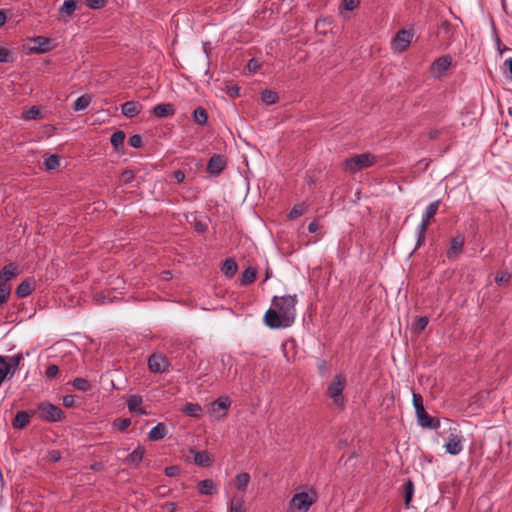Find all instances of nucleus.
<instances>
[{
    "label": "nucleus",
    "mask_w": 512,
    "mask_h": 512,
    "mask_svg": "<svg viewBox=\"0 0 512 512\" xmlns=\"http://www.w3.org/2000/svg\"><path fill=\"white\" fill-rule=\"evenodd\" d=\"M297 295H286L282 297L274 296L272 306L275 307L283 318L291 325L295 320Z\"/></svg>",
    "instance_id": "f257e3e1"
},
{
    "label": "nucleus",
    "mask_w": 512,
    "mask_h": 512,
    "mask_svg": "<svg viewBox=\"0 0 512 512\" xmlns=\"http://www.w3.org/2000/svg\"><path fill=\"white\" fill-rule=\"evenodd\" d=\"M439 206H440V200L433 201L432 203H430L427 206L425 213L422 217L421 223L417 227L416 248L420 247L425 242L426 231L430 224V220L437 214Z\"/></svg>",
    "instance_id": "f03ea898"
},
{
    "label": "nucleus",
    "mask_w": 512,
    "mask_h": 512,
    "mask_svg": "<svg viewBox=\"0 0 512 512\" xmlns=\"http://www.w3.org/2000/svg\"><path fill=\"white\" fill-rule=\"evenodd\" d=\"M375 162V156L369 153H362L346 159L344 169L350 173H356L362 169L371 167Z\"/></svg>",
    "instance_id": "7ed1b4c3"
},
{
    "label": "nucleus",
    "mask_w": 512,
    "mask_h": 512,
    "mask_svg": "<svg viewBox=\"0 0 512 512\" xmlns=\"http://www.w3.org/2000/svg\"><path fill=\"white\" fill-rule=\"evenodd\" d=\"M464 437L461 431L455 425H451L448 429L447 442L444 445L446 453L450 455H458L464 448Z\"/></svg>",
    "instance_id": "20e7f679"
},
{
    "label": "nucleus",
    "mask_w": 512,
    "mask_h": 512,
    "mask_svg": "<svg viewBox=\"0 0 512 512\" xmlns=\"http://www.w3.org/2000/svg\"><path fill=\"white\" fill-rule=\"evenodd\" d=\"M36 413L39 414V418L46 422H58L64 417L62 409L50 402L44 401L37 405Z\"/></svg>",
    "instance_id": "39448f33"
},
{
    "label": "nucleus",
    "mask_w": 512,
    "mask_h": 512,
    "mask_svg": "<svg viewBox=\"0 0 512 512\" xmlns=\"http://www.w3.org/2000/svg\"><path fill=\"white\" fill-rule=\"evenodd\" d=\"M346 384V378L343 374H337L333 381L329 384L327 388V396L333 399L335 405L343 404V390Z\"/></svg>",
    "instance_id": "423d86ee"
},
{
    "label": "nucleus",
    "mask_w": 512,
    "mask_h": 512,
    "mask_svg": "<svg viewBox=\"0 0 512 512\" xmlns=\"http://www.w3.org/2000/svg\"><path fill=\"white\" fill-rule=\"evenodd\" d=\"M313 503L314 500L308 493H296L289 502V512H308Z\"/></svg>",
    "instance_id": "0eeeda50"
},
{
    "label": "nucleus",
    "mask_w": 512,
    "mask_h": 512,
    "mask_svg": "<svg viewBox=\"0 0 512 512\" xmlns=\"http://www.w3.org/2000/svg\"><path fill=\"white\" fill-rule=\"evenodd\" d=\"M264 323L272 329L291 326V324L283 318L281 313L275 307L269 308L266 311L264 315Z\"/></svg>",
    "instance_id": "6e6552de"
},
{
    "label": "nucleus",
    "mask_w": 512,
    "mask_h": 512,
    "mask_svg": "<svg viewBox=\"0 0 512 512\" xmlns=\"http://www.w3.org/2000/svg\"><path fill=\"white\" fill-rule=\"evenodd\" d=\"M413 33L406 29H401L397 32L395 37L392 39L391 47L396 52L405 51L411 43Z\"/></svg>",
    "instance_id": "1a4fd4ad"
},
{
    "label": "nucleus",
    "mask_w": 512,
    "mask_h": 512,
    "mask_svg": "<svg viewBox=\"0 0 512 512\" xmlns=\"http://www.w3.org/2000/svg\"><path fill=\"white\" fill-rule=\"evenodd\" d=\"M29 41L34 43V46L29 47L31 54H43L53 49L52 40L48 37L36 36L30 38Z\"/></svg>",
    "instance_id": "9d476101"
},
{
    "label": "nucleus",
    "mask_w": 512,
    "mask_h": 512,
    "mask_svg": "<svg viewBox=\"0 0 512 512\" xmlns=\"http://www.w3.org/2000/svg\"><path fill=\"white\" fill-rule=\"evenodd\" d=\"M168 366L167 358L161 354L154 353L148 358V368L152 373H164Z\"/></svg>",
    "instance_id": "9b49d317"
},
{
    "label": "nucleus",
    "mask_w": 512,
    "mask_h": 512,
    "mask_svg": "<svg viewBox=\"0 0 512 512\" xmlns=\"http://www.w3.org/2000/svg\"><path fill=\"white\" fill-rule=\"evenodd\" d=\"M226 165L227 161L225 156L214 154L208 161L207 172L211 176L216 177L226 168Z\"/></svg>",
    "instance_id": "f8f14e48"
},
{
    "label": "nucleus",
    "mask_w": 512,
    "mask_h": 512,
    "mask_svg": "<svg viewBox=\"0 0 512 512\" xmlns=\"http://www.w3.org/2000/svg\"><path fill=\"white\" fill-rule=\"evenodd\" d=\"M231 402L228 397H219L211 404L210 412L217 419H223L227 415V410Z\"/></svg>",
    "instance_id": "ddd939ff"
},
{
    "label": "nucleus",
    "mask_w": 512,
    "mask_h": 512,
    "mask_svg": "<svg viewBox=\"0 0 512 512\" xmlns=\"http://www.w3.org/2000/svg\"><path fill=\"white\" fill-rule=\"evenodd\" d=\"M464 243L465 238L463 235L459 234L453 237L450 241V246L446 251L447 258L457 259L459 255L463 252Z\"/></svg>",
    "instance_id": "4468645a"
},
{
    "label": "nucleus",
    "mask_w": 512,
    "mask_h": 512,
    "mask_svg": "<svg viewBox=\"0 0 512 512\" xmlns=\"http://www.w3.org/2000/svg\"><path fill=\"white\" fill-rule=\"evenodd\" d=\"M78 9V0H64L63 4L58 8V20L66 21Z\"/></svg>",
    "instance_id": "2eb2a0df"
},
{
    "label": "nucleus",
    "mask_w": 512,
    "mask_h": 512,
    "mask_svg": "<svg viewBox=\"0 0 512 512\" xmlns=\"http://www.w3.org/2000/svg\"><path fill=\"white\" fill-rule=\"evenodd\" d=\"M417 422L423 428L437 429L440 426V420L436 417H431L425 410L416 413Z\"/></svg>",
    "instance_id": "dca6fc26"
},
{
    "label": "nucleus",
    "mask_w": 512,
    "mask_h": 512,
    "mask_svg": "<svg viewBox=\"0 0 512 512\" xmlns=\"http://www.w3.org/2000/svg\"><path fill=\"white\" fill-rule=\"evenodd\" d=\"M36 414V411H18L12 421V426L15 429L25 428L32 416Z\"/></svg>",
    "instance_id": "f3484780"
},
{
    "label": "nucleus",
    "mask_w": 512,
    "mask_h": 512,
    "mask_svg": "<svg viewBox=\"0 0 512 512\" xmlns=\"http://www.w3.org/2000/svg\"><path fill=\"white\" fill-rule=\"evenodd\" d=\"M145 452V448L141 445H138L130 454H128L124 460V463L138 467L143 460Z\"/></svg>",
    "instance_id": "a211bd4d"
},
{
    "label": "nucleus",
    "mask_w": 512,
    "mask_h": 512,
    "mask_svg": "<svg viewBox=\"0 0 512 512\" xmlns=\"http://www.w3.org/2000/svg\"><path fill=\"white\" fill-rule=\"evenodd\" d=\"M142 403H143V399L140 395H137V394L130 395L127 399L128 410L132 413L146 415L147 412L141 407Z\"/></svg>",
    "instance_id": "6ab92c4d"
},
{
    "label": "nucleus",
    "mask_w": 512,
    "mask_h": 512,
    "mask_svg": "<svg viewBox=\"0 0 512 512\" xmlns=\"http://www.w3.org/2000/svg\"><path fill=\"white\" fill-rule=\"evenodd\" d=\"M451 63H452V59L450 56H448V55L441 56L432 63L431 70H432V72L438 73L439 75H441L449 69V67L451 66Z\"/></svg>",
    "instance_id": "aec40b11"
},
{
    "label": "nucleus",
    "mask_w": 512,
    "mask_h": 512,
    "mask_svg": "<svg viewBox=\"0 0 512 512\" xmlns=\"http://www.w3.org/2000/svg\"><path fill=\"white\" fill-rule=\"evenodd\" d=\"M152 113L157 118L170 117L175 114V107L171 103H161L152 109Z\"/></svg>",
    "instance_id": "412c9836"
},
{
    "label": "nucleus",
    "mask_w": 512,
    "mask_h": 512,
    "mask_svg": "<svg viewBox=\"0 0 512 512\" xmlns=\"http://www.w3.org/2000/svg\"><path fill=\"white\" fill-rule=\"evenodd\" d=\"M141 110L142 105L136 101H127L121 107L122 114L129 118L137 116Z\"/></svg>",
    "instance_id": "4be33fe9"
},
{
    "label": "nucleus",
    "mask_w": 512,
    "mask_h": 512,
    "mask_svg": "<svg viewBox=\"0 0 512 512\" xmlns=\"http://www.w3.org/2000/svg\"><path fill=\"white\" fill-rule=\"evenodd\" d=\"M18 273V267L14 263H9L5 265L0 270V283H6L13 279Z\"/></svg>",
    "instance_id": "5701e85b"
},
{
    "label": "nucleus",
    "mask_w": 512,
    "mask_h": 512,
    "mask_svg": "<svg viewBox=\"0 0 512 512\" xmlns=\"http://www.w3.org/2000/svg\"><path fill=\"white\" fill-rule=\"evenodd\" d=\"M34 288H35L34 281L27 279V280L22 281L17 286L15 293L19 298H25L32 293Z\"/></svg>",
    "instance_id": "b1692460"
},
{
    "label": "nucleus",
    "mask_w": 512,
    "mask_h": 512,
    "mask_svg": "<svg viewBox=\"0 0 512 512\" xmlns=\"http://www.w3.org/2000/svg\"><path fill=\"white\" fill-rule=\"evenodd\" d=\"M197 488L201 495H213L217 492L216 485L212 479L201 480Z\"/></svg>",
    "instance_id": "393cba45"
},
{
    "label": "nucleus",
    "mask_w": 512,
    "mask_h": 512,
    "mask_svg": "<svg viewBox=\"0 0 512 512\" xmlns=\"http://www.w3.org/2000/svg\"><path fill=\"white\" fill-rule=\"evenodd\" d=\"M167 428L164 423H158L148 433V439L150 441H158L166 436Z\"/></svg>",
    "instance_id": "a878e982"
},
{
    "label": "nucleus",
    "mask_w": 512,
    "mask_h": 512,
    "mask_svg": "<svg viewBox=\"0 0 512 512\" xmlns=\"http://www.w3.org/2000/svg\"><path fill=\"white\" fill-rule=\"evenodd\" d=\"M237 270H238V265H237V262L233 258H227L223 262L222 267H221V271L228 278H232L237 273Z\"/></svg>",
    "instance_id": "bb28decb"
},
{
    "label": "nucleus",
    "mask_w": 512,
    "mask_h": 512,
    "mask_svg": "<svg viewBox=\"0 0 512 512\" xmlns=\"http://www.w3.org/2000/svg\"><path fill=\"white\" fill-rule=\"evenodd\" d=\"M257 278V269L254 267H247L241 275V285L248 286L252 284Z\"/></svg>",
    "instance_id": "cd10ccee"
},
{
    "label": "nucleus",
    "mask_w": 512,
    "mask_h": 512,
    "mask_svg": "<svg viewBox=\"0 0 512 512\" xmlns=\"http://www.w3.org/2000/svg\"><path fill=\"white\" fill-rule=\"evenodd\" d=\"M194 463L201 467H209L212 464V458L207 451H197L194 454Z\"/></svg>",
    "instance_id": "c85d7f7f"
},
{
    "label": "nucleus",
    "mask_w": 512,
    "mask_h": 512,
    "mask_svg": "<svg viewBox=\"0 0 512 512\" xmlns=\"http://www.w3.org/2000/svg\"><path fill=\"white\" fill-rule=\"evenodd\" d=\"M193 121L200 126L206 125L208 122L207 111L203 107H197L193 111Z\"/></svg>",
    "instance_id": "c756f323"
},
{
    "label": "nucleus",
    "mask_w": 512,
    "mask_h": 512,
    "mask_svg": "<svg viewBox=\"0 0 512 512\" xmlns=\"http://www.w3.org/2000/svg\"><path fill=\"white\" fill-rule=\"evenodd\" d=\"M182 412L190 417L199 418L201 416L202 408L196 403H187L182 408Z\"/></svg>",
    "instance_id": "7c9ffc66"
},
{
    "label": "nucleus",
    "mask_w": 512,
    "mask_h": 512,
    "mask_svg": "<svg viewBox=\"0 0 512 512\" xmlns=\"http://www.w3.org/2000/svg\"><path fill=\"white\" fill-rule=\"evenodd\" d=\"M92 101V97L88 94L78 97L73 103L74 111H81L86 109Z\"/></svg>",
    "instance_id": "2f4dec72"
},
{
    "label": "nucleus",
    "mask_w": 512,
    "mask_h": 512,
    "mask_svg": "<svg viewBox=\"0 0 512 512\" xmlns=\"http://www.w3.org/2000/svg\"><path fill=\"white\" fill-rule=\"evenodd\" d=\"M249 481H250V475L248 473H246V472L239 473L235 477L234 485H235L236 489H238L240 491H244L246 489V487L248 486Z\"/></svg>",
    "instance_id": "473e14b6"
},
{
    "label": "nucleus",
    "mask_w": 512,
    "mask_h": 512,
    "mask_svg": "<svg viewBox=\"0 0 512 512\" xmlns=\"http://www.w3.org/2000/svg\"><path fill=\"white\" fill-rule=\"evenodd\" d=\"M23 360V354L22 353H18L12 357H9V362L8 363V366H9V374H10V378H12L14 376V374L16 373L21 361Z\"/></svg>",
    "instance_id": "72a5a7b5"
},
{
    "label": "nucleus",
    "mask_w": 512,
    "mask_h": 512,
    "mask_svg": "<svg viewBox=\"0 0 512 512\" xmlns=\"http://www.w3.org/2000/svg\"><path fill=\"white\" fill-rule=\"evenodd\" d=\"M125 137L126 135L122 130H118L111 135L110 142L111 145L115 148V150H118L120 147L123 146Z\"/></svg>",
    "instance_id": "f704fd0d"
},
{
    "label": "nucleus",
    "mask_w": 512,
    "mask_h": 512,
    "mask_svg": "<svg viewBox=\"0 0 512 512\" xmlns=\"http://www.w3.org/2000/svg\"><path fill=\"white\" fill-rule=\"evenodd\" d=\"M228 512H246L244 500L241 497L234 496L231 499Z\"/></svg>",
    "instance_id": "c9c22d12"
},
{
    "label": "nucleus",
    "mask_w": 512,
    "mask_h": 512,
    "mask_svg": "<svg viewBox=\"0 0 512 512\" xmlns=\"http://www.w3.org/2000/svg\"><path fill=\"white\" fill-rule=\"evenodd\" d=\"M428 323L429 319L427 316L417 317L412 324V330L416 333H421L423 330H425Z\"/></svg>",
    "instance_id": "e433bc0d"
},
{
    "label": "nucleus",
    "mask_w": 512,
    "mask_h": 512,
    "mask_svg": "<svg viewBox=\"0 0 512 512\" xmlns=\"http://www.w3.org/2000/svg\"><path fill=\"white\" fill-rule=\"evenodd\" d=\"M403 493L405 498V505L409 506L414 493V484L411 480L406 481L403 485Z\"/></svg>",
    "instance_id": "4c0bfd02"
},
{
    "label": "nucleus",
    "mask_w": 512,
    "mask_h": 512,
    "mask_svg": "<svg viewBox=\"0 0 512 512\" xmlns=\"http://www.w3.org/2000/svg\"><path fill=\"white\" fill-rule=\"evenodd\" d=\"M261 100L265 104L272 105L278 101V95L276 92L266 89L261 93Z\"/></svg>",
    "instance_id": "58836bf2"
},
{
    "label": "nucleus",
    "mask_w": 512,
    "mask_h": 512,
    "mask_svg": "<svg viewBox=\"0 0 512 512\" xmlns=\"http://www.w3.org/2000/svg\"><path fill=\"white\" fill-rule=\"evenodd\" d=\"M72 385L76 390L82 392H87L88 390L91 389L90 382L87 379L81 377L75 378L72 382Z\"/></svg>",
    "instance_id": "ea45409f"
},
{
    "label": "nucleus",
    "mask_w": 512,
    "mask_h": 512,
    "mask_svg": "<svg viewBox=\"0 0 512 512\" xmlns=\"http://www.w3.org/2000/svg\"><path fill=\"white\" fill-rule=\"evenodd\" d=\"M306 211H307V206L304 203H299L292 207V209L290 210V212L288 214V217H289V219H296V218L302 216L303 214H305Z\"/></svg>",
    "instance_id": "a19ab883"
},
{
    "label": "nucleus",
    "mask_w": 512,
    "mask_h": 512,
    "mask_svg": "<svg viewBox=\"0 0 512 512\" xmlns=\"http://www.w3.org/2000/svg\"><path fill=\"white\" fill-rule=\"evenodd\" d=\"M9 372V366L8 363L6 362L5 357L0 355V386L7 378H10Z\"/></svg>",
    "instance_id": "79ce46f5"
},
{
    "label": "nucleus",
    "mask_w": 512,
    "mask_h": 512,
    "mask_svg": "<svg viewBox=\"0 0 512 512\" xmlns=\"http://www.w3.org/2000/svg\"><path fill=\"white\" fill-rule=\"evenodd\" d=\"M59 164L60 158L55 154L49 155L44 160V166L47 170H54L59 166Z\"/></svg>",
    "instance_id": "37998d69"
},
{
    "label": "nucleus",
    "mask_w": 512,
    "mask_h": 512,
    "mask_svg": "<svg viewBox=\"0 0 512 512\" xmlns=\"http://www.w3.org/2000/svg\"><path fill=\"white\" fill-rule=\"evenodd\" d=\"M41 117L40 109L37 106H32L23 113V119L36 120Z\"/></svg>",
    "instance_id": "c03bdc74"
},
{
    "label": "nucleus",
    "mask_w": 512,
    "mask_h": 512,
    "mask_svg": "<svg viewBox=\"0 0 512 512\" xmlns=\"http://www.w3.org/2000/svg\"><path fill=\"white\" fill-rule=\"evenodd\" d=\"M11 294V287L6 283H0V306L7 302Z\"/></svg>",
    "instance_id": "a18cd8bd"
},
{
    "label": "nucleus",
    "mask_w": 512,
    "mask_h": 512,
    "mask_svg": "<svg viewBox=\"0 0 512 512\" xmlns=\"http://www.w3.org/2000/svg\"><path fill=\"white\" fill-rule=\"evenodd\" d=\"M13 60L12 52L8 48L0 46V63H11Z\"/></svg>",
    "instance_id": "49530a36"
},
{
    "label": "nucleus",
    "mask_w": 512,
    "mask_h": 512,
    "mask_svg": "<svg viewBox=\"0 0 512 512\" xmlns=\"http://www.w3.org/2000/svg\"><path fill=\"white\" fill-rule=\"evenodd\" d=\"M511 279V274L508 271H502L495 276V283L498 286L506 285Z\"/></svg>",
    "instance_id": "de8ad7c7"
},
{
    "label": "nucleus",
    "mask_w": 512,
    "mask_h": 512,
    "mask_svg": "<svg viewBox=\"0 0 512 512\" xmlns=\"http://www.w3.org/2000/svg\"><path fill=\"white\" fill-rule=\"evenodd\" d=\"M113 425L120 432H124L131 425V420L129 418H118L113 422Z\"/></svg>",
    "instance_id": "09e8293b"
},
{
    "label": "nucleus",
    "mask_w": 512,
    "mask_h": 512,
    "mask_svg": "<svg viewBox=\"0 0 512 512\" xmlns=\"http://www.w3.org/2000/svg\"><path fill=\"white\" fill-rule=\"evenodd\" d=\"M412 402L416 413L420 412L421 410H425L423 405V397L421 396V394L413 393Z\"/></svg>",
    "instance_id": "8fccbe9b"
},
{
    "label": "nucleus",
    "mask_w": 512,
    "mask_h": 512,
    "mask_svg": "<svg viewBox=\"0 0 512 512\" xmlns=\"http://www.w3.org/2000/svg\"><path fill=\"white\" fill-rule=\"evenodd\" d=\"M128 143L133 148H140L143 145L142 136L139 134H134L130 136Z\"/></svg>",
    "instance_id": "3c124183"
},
{
    "label": "nucleus",
    "mask_w": 512,
    "mask_h": 512,
    "mask_svg": "<svg viewBox=\"0 0 512 512\" xmlns=\"http://www.w3.org/2000/svg\"><path fill=\"white\" fill-rule=\"evenodd\" d=\"M58 373H59V367L55 364H52L46 368L45 376L48 379H53L57 376Z\"/></svg>",
    "instance_id": "603ef678"
},
{
    "label": "nucleus",
    "mask_w": 512,
    "mask_h": 512,
    "mask_svg": "<svg viewBox=\"0 0 512 512\" xmlns=\"http://www.w3.org/2000/svg\"><path fill=\"white\" fill-rule=\"evenodd\" d=\"M134 172L132 170H124L121 173V181L125 184H129L134 180Z\"/></svg>",
    "instance_id": "864d4df0"
},
{
    "label": "nucleus",
    "mask_w": 512,
    "mask_h": 512,
    "mask_svg": "<svg viewBox=\"0 0 512 512\" xmlns=\"http://www.w3.org/2000/svg\"><path fill=\"white\" fill-rule=\"evenodd\" d=\"M165 472V475L168 476V477H174V476H177L179 475L180 473V468L176 465H172V466H168L165 468L164 470Z\"/></svg>",
    "instance_id": "5fc2aeb1"
},
{
    "label": "nucleus",
    "mask_w": 512,
    "mask_h": 512,
    "mask_svg": "<svg viewBox=\"0 0 512 512\" xmlns=\"http://www.w3.org/2000/svg\"><path fill=\"white\" fill-rule=\"evenodd\" d=\"M359 0H343V7L348 11H353L359 5Z\"/></svg>",
    "instance_id": "6e6d98bb"
},
{
    "label": "nucleus",
    "mask_w": 512,
    "mask_h": 512,
    "mask_svg": "<svg viewBox=\"0 0 512 512\" xmlns=\"http://www.w3.org/2000/svg\"><path fill=\"white\" fill-rule=\"evenodd\" d=\"M86 4L90 9H100L105 5V0H86Z\"/></svg>",
    "instance_id": "4d7b16f0"
},
{
    "label": "nucleus",
    "mask_w": 512,
    "mask_h": 512,
    "mask_svg": "<svg viewBox=\"0 0 512 512\" xmlns=\"http://www.w3.org/2000/svg\"><path fill=\"white\" fill-rule=\"evenodd\" d=\"M193 227L198 233H204L208 228L207 224L201 220H195Z\"/></svg>",
    "instance_id": "13d9d810"
},
{
    "label": "nucleus",
    "mask_w": 512,
    "mask_h": 512,
    "mask_svg": "<svg viewBox=\"0 0 512 512\" xmlns=\"http://www.w3.org/2000/svg\"><path fill=\"white\" fill-rule=\"evenodd\" d=\"M260 67L259 63H258V60L255 59V58H252L249 60L248 64H247V68L250 72H255L257 71V69Z\"/></svg>",
    "instance_id": "bf43d9fd"
},
{
    "label": "nucleus",
    "mask_w": 512,
    "mask_h": 512,
    "mask_svg": "<svg viewBox=\"0 0 512 512\" xmlns=\"http://www.w3.org/2000/svg\"><path fill=\"white\" fill-rule=\"evenodd\" d=\"M75 403L74 396L73 395H65L63 397V405L65 407H73Z\"/></svg>",
    "instance_id": "052dcab7"
},
{
    "label": "nucleus",
    "mask_w": 512,
    "mask_h": 512,
    "mask_svg": "<svg viewBox=\"0 0 512 512\" xmlns=\"http://www.w3.org/2000/svg\"><path fill=\"white\" fill-rule=\"evenodd\" d=\"M173 176L178 183L183 182L185 179V173L182 170H175Z\"/></svg>",
    "instance_id": "680f3d73"
},
{
    "label": "nucleus",
    "mask_w": 512,
    "mask_h": 512,
    "mask_svg": "<svg viewBox=\"0 0 512 512\" xmlns=\"http://www.w3.org/2000/svg\"><path fill=\"white\" fill-rule=\"evenodd\" d=\"M163 509H165L167 512H176L177 505L174 502H166L163 505Z\"/></svg>",
    "instance_id": "e2e57ef3"
},
{
    "label": "nucleus",
    "mask_w": 512,
    "mask_h": 512,
    "mask_svg": "<svg viewBox=\"0 0 512 512\" xmlns=\"http://www.w3.org/2000/svg\"><path fill=\"white\" fill-rule=\"evenodd\" d=\"M320 226L316 220L312 221L308 225V231L310 233H316L319 230Z\"/></svg>",
    "instance_id": "0e129e2a"
},
{
    "label": "nucleus",
    "mask_w": 512,
    "mask_h": 512,
    "mask_svg": "<svg viewBox=\"0 0 512 512\" xmlns=\"http://www.w3.org/2000/svg\"><path fill=\"white\" fill-rule=\"evenodd\" d=\"M440 133H441L440 130L434 129V130L429 131L428 137L430 140H435L439 136Z\"/></svg>",
    "instance_id": "69168bd1"
},
{
    "label": "nucleus",
    "mask_w": 512,
    "mask_h": 512,
    "mask_svg": "<svg viewBox=\"0 0 512 512\" xmlns=\"http://www.w3.org/2000/svg\"><path fill=\"white\" fill-rule=\"evenodd\" d=\"M318 370L321 374H324L327 370V364L325 361H320L318 364Z\"/></svg>",
    "instance_id": "338daca9"
},
{
    "label": "nucleus",
    "mask_w": 512,
    "mask_h": 512,
    "mask_svg": "<svg viewBox=\"0 0 512 512\" xmlns=\"http://www.w3.org/2000/svg\"><path fill=\"white\" fill-rule=\"evenodd\" d=\"M7 20V16L4 10H0V27H2Z\"/></svg>",
    "instance_id": "774afa93"
}]
</instances>
